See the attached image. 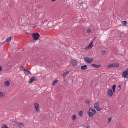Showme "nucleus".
Instances as JSON below:
<instances>
[{"label": "nucleus", "mask_w": 128, "mask_h": 128, "mask_svg": "<svg viewBox=\"0 0 128 128\" xmlns=\"http://www.w3.org/2000/svg\"><path fill=\"white\" fill-rule=\"evenodd\" d=\"M33 39L34 40H38L40 36V35L39 33H35L32 34Z\"/></svg>", "instance_id": "1"}, {"label": "nucleus", "mask_w": 128, "mask_h": 128, "mask_svg": "<svg viewBox=\"0 0 128 128\" xmlns=\"http://www.w3.org/2000/svg\"><path fill=\"white\" fill-rule=\"evenodd\" d=\"M84 60L85 62L89 64H91L94 60L93 58H89L88 57H85Z\"/></svg>", "instance_id": "2"}, {"label": "nucleus", "mask_w": 128, "mask_h": 128, "mask_svg": "<svg viewBox=\"0 0 128 128\" xmlns=\"http://www.w3.org/2000/svg\"><path fill=\"white\" fill-rule=\"evenodd\" d=\"M128 74V68L126 70L124 71L123 72L122 74V76L127 78Z\"/></svg>", "instance_id": "3"}, {"label": "nucleus", "mask_w": 128, "mask_h": 128, "mask_svg": "<svg viewBox=\"0 0 128 128\" xmlns=\"http://www.w3.org/2000/svg\"><path fill=\"white\" fill-rule=\"evenodd\" d=\"M87 114L91 118L95 114V113H94L88 110V112Z\"/></svg>", "instance_id": "4"}, {"label": "nucleus", "mask_w": 128, "mask_h": 128, "mask_svg": "<svg viewBox=\"0 0 128 128\" xmlns=\"http://www.w3.org/2000/svg\"><path fill=\"white\" fill-rule=\"evenodd\" d=\"M39 104L36 103H35L34 105L36 110L37 112H38L39 111Z\"/></svg>", "instance_id": "5"}, {"label": "nucleus", "mask_w": 128, "mask_h": 128, "mask_svg": "<svg viewBox=\"0 0 128 128\" xmlns=\"http://www.w3.org/2000/svg\"><path fill=\"white\" fill-rule=\"evenodd\" d=\"M34 80L36 81L37 80L36 79L34 76H33L30 78L29 83H32Z\"/></svg>", "instance_id": "6"}, {"label": "nucleus", "mask_w": 128, "mask_h": 128, "mask_svg": "<svg viewBox=\"0 0 128 128\" xmlns=\"http://www.w3.org/2000/svg\"><path fill=\"white\" fill-rule=\"evenodd\" d=\"M71 62L72 64H73L74 67L76 66L77 64V62L75 60H72Z\"/></svg>", "instance_id": "7"}, {"label": "nucleus", "mask_w": 128, "mask_h": 128, "mask_svg": "<svg viewBox=\"0 0 128 128\" xmlns=\"http://www.w3.org/2000/svg\"><path fill=\"white\" fill-rule=\"evenodd\" d=\"M87 68V66L86 65H84L81 66V69L82 70H85Z\"/></svg>", "instance_id": "8"}, {"label": "nucleus", "mask_w": 128, "mask_h": 128, "mask_svg": "<svg viewBox=\"0 0 128 128\" xmlns=\"http://www.w3.org/2000/svg\"><path fill=\"white\" fill-rule=\"evenodd\" d=\"M88 110L91 111V112H92L94 113H96V111L95 109L94 108H90Z\"/></svg>", "instance_id": "9"}, {"label": "nucleus", "mask_w": 128, "mask_h": 128, "mask_svg": "<svg viewBox=\"0 0 128 128\" xmlns=\"http://www.w3.org/2000/svg\"><path fill=\"white\" fill-rule=\"evenodd\" d=\"M108 95L110 96H112L113 94L112 91V89H110L108 90Z\"/></svg>", "instance_id": "10"}, {"label": "nucleus", "mask_w": 128, "mask_h": 128, "mask_svg": "<svg viewBox=\"0 0 128 128\" xmlns=\"http://www.w3.org/2000/svg\"><path fill=\"white\" fill-rule=\"evenodd\" d=\"M91 65L97 68H99L100 66V65H96V64H92Z\"/></svg>", "instance_id": "11"}, {"label": "nucleus", "mask_w": 128, "mask_h": 128, "mask_svg": "<svg viewBox=\"0 0 128 128\" xmlns=\"http://www.w3.org/2000/svg\"><path fill=\"white\" fill-rule=\"evenodd\" d=\"M93 46V45H92L91 44H90L88 45V46L86 48V50L88 49H89V48H92V47Z\"/></svg>", "instance_id": "12"}, {"label": "nucleus", "mask_w": 128, "mask_h": 128, "mask_svg": "<svg viewBox=\"0 0 128 128\" xmlns=\"http://www.w3.org/2000/svg\"><path fill=\"white\" fill-rule=\"evenodd\" d=\"M20 70L24 71H24L26 70V69L25 68L22 66H20Z\"/></svg>", "instance_id": "13"}, {"label": "nucleus", "mask_w": 128, "mask_h": 128, "mask_svg": "<svg viewBox=\"0 0 128 128\" xmlns=\"http://www.w3.org/2000/svg\"><path fill=\"white\" fill-rule=\"evenodd\" d=\"M24 72L26 74L28 75L29 74H31V73L30 71L27 70H26L25 71H24Z\"/></svg>", "instance_id": "14"}, {"label": "nucleus", "mask_w": 128, "mask_h": 128, "mask_svg": "<svg viewBox=\"0 0 128 128\" xmlns=\"http://www.w3.org/2000/svg\"><path fill=\"white\" fill-rule=\"evenodd\" d=\"M10 82L8 81H7L5 82V85L7 86H9V85H10Z\"/></svg>", "instance_id": "15"}, {"label": "nucleus", "mask_w": 128, "mask_h": 128, "mask_svg": "<svg viewBox=\"0 0 128 128\" xmlns=\"http://www.w3.org/2000/svg\"><path fill=\"white\" fill-rule=\"evenodd\" d=\"M114 68L118 67L119 66V64L118 63L113 64Z\"/></svg>", "instance_id": "16"}, {"label": "nucleus", "mask_w": 128, "mask_h": 128, "mask_svg": "<svg viewBox=\"0 0 128 128\" xmlns=\"http://www.w3.org/2000/svg\"><path fill=\"white\" fill-rule=\"evenodd\" d=\"M5 95L3 94V92H0V98L5 97Z\"/></svg>", "instance_id": "17"}, {"label": "nucleus", "mask_w": 128, "mask_h": 128, "mask_svg": "<svg viewBox=\"0 0 128 128\" xmlns=\"http://www.w3.org/2000/svg\"><path fill=\"white\" fill-rule=\"evenodd\" d=\"M122 23L123 26H126V24H128V23L126 21H122Z\"/></svg>", "instance_id": "18"}, {"label": "nucleus", "mask_w": 128, "mask_h": 128, "mask_svg": "<svg viewBox=\"0 0 128 128\" xmlns=\"http://www.w3.org/2000/svg\"><path fill=\"white\" fill-rule=\"evenodd\" d=\"M58 82V80H55L54 81L53 83L52 84L53 86H54Z\"/></svg>", "instance_id": "19"}, {"label": "nucleus", "mask_w": 128, "mask_h": 128, "mask_svg": "<svg viewBox=\"0 0 128 128\" xmlns=\"http://www.w3.org/2000/svg\"><path fill=\"white\" fill-rule=\"evenodd\" d=\"M12 37L10 36L6 40V42H8L10 41L11 39L12 38Z\"/></svg>", "instance_id": "20"}, {"label": "nucleus", "mask_w": 128, "mask_h": 128, "mask_svg": "<svg viewBox=\"0 0 128 128\" xmlns=\"http://www.w3.org/2000/svg\"><path fill=\"white\" fill-rule=\"evenodd\" d=\"M18 126L21 127V126H24V124L23 123H18Z\"/></svg>", "instance_id": "21"}, {"label": "nucleus", "mask_w": 128, "mask_h": 128, "mask_svg": "<svg viewBox=\"0 0 128 128\" xmlns=\"http://www.w3.org/2000/svg\"><path fill=\"white\" fill-rule=\"evenodd\" d=\"M72 120H74L76 119V115H73L72 116Z\"/></svg>", "instance_id": "22"}, {"label": "nucleus", "mask_w": 128, "mask_h": 128, "mask_svg": "<svg viewBox=\"0 0 128 128\" xmlns=\"http://www.w3.org/2000/svg\"><path fill=\"white\" fill-rule=\"evenodd\" d=\"M101 53L102 54L104 55V54H106V51L105 50H104L102 51L101 52Z\"/></svg>", "instance_id": "23"}, {"label": "nucleus", "mask_w": 128, "mask_h": 128, "mask_svg": "<svg viewBox=\"0 0 128 128\" xmlns=\"http://www.w3.org/2000/svg\"><path fill=\"white\" fill-rule=\"evenodd\" d=\"M108 67L109 68L113 67L114 68L113 64H110L108 66Z\"/></svg>", "instance_id": "24"}, {"label": "nucleus", "mask_w": 128, "mask_h": 128, "mask_svg": "<svg viewBox=\"0 0 128 128\" xmlns=\"http://www.w3.org/2000/svg\"><path fill=\"white\" fill-rule=\"evenodd\" d=\"M79 115L80 116H82V110H81L79 112Z\"/></svg>", "instance_id": "25"}, {"label": "nucleus", "mask_w": 128, "mask_h": 128, "mask_svg": "<svg viewBox=\"0 0 128 128\" xmlns=\"http://www.w3.org/2000/svg\"><path fill=\"white\" fill-rule=\"evenodd\" d=\"M98 104L97 103H95L94 104V107L96 108L98 106Z\"/></svg>", "instance_id": "26"}, {"label": "nucleus", "mask_w": 128, "mask_h": 128, "mask_svg": "<svg viewBox=\"0 0 128 128\" xmlns=\"http://www.w3.org/2000/svg\"><path fill=\"white\" fill-rule=\"evenodd\" d=\"M4 126H2V128H6L7 127V126L6 124H4Z\"/></svg>", "instance_id": "27"}, {"label": "nucleus", "mask_w": 128, "mask_h": 128, "mask_svg": "<svg viewBox=\"0 0 128 128\" xmlns=\"http://www.w3.org/2000/svg\"><path fill=\"white\" fill-rule=\"evenodd\" d=\"M67 75V74H66V72H65L62 75V76H63L65 77Z\"/></svg>", "instance_id": "28"}, {"label": "nucleus", "mask_w": 128, "mask_h": 128, "mask_svg": "<svg viewBox=\"0 0 128 128\" xmlns=\"http://www.w3.org/2000/svg\"><path fill=\"white\" fill-rule=\"evenodd\" d=\"M90 102V101L89 100H87L86 101V104H89Z\"/></svg>", "instance_id": "29"}, {"label": "nucleus", "mask_w": 128, "mask_h": 128, "mask_svg": "<svg viewBox=\"0 0 128 128\" xmlns=\"http://www.w3.org/2000/svg\"><path fill=\"white\" fill-rule=\"evenodd\" d=\"M91 32V30L90 29H88L87 31V32L88 33H90Z\"/></svg>", "instance_id": "30"}, {"label": "nucleus", "mask_w": 128, "mask_h": 128, "mask_svg": "<svg viewBox=\"0 0 128 128\" xmlns=\"http://www.w3.org/2000/svg\"><path fill=\"white\" fill-rule=\"evenodd\" d=\"M95 108L98 111H99L100 110V108H99L98 106L97 107V108Z\"/></svg>", "instance_id": "31"}, {"label": "nucleus", "mask_w": 128, "mask_h": 128, "mask_svg": "<svg viewBox=\"0 0 128 128\" xmlns=\"http://www.w3.org/2000/svg\"><path fill=\"white\" fill-rule=\"evenodd\" d=\"M111 118H109L108 119V123H109L111 121Z\"/></svg>", "instance_id": "32"}, {"label": "nucleus", "mask_w": 128, "mask_h": 128, "mask_svg": "<svg viewBox=\"0 0 128 128\" xmlns=\"http://www.w3.org/2000/svg\"><path fill=\"white\" fill-rule=\"evenodd\" d=\"M116 86L114 84L112 87V89H115Z\"/></svg>", "instance_id": "33"}, {"label": "nucleus", "mask_w": 128, "mask_h": 128, "mask_svg": "<svg viewBox=\"0 0 128 128\" xmlns=\"http://www.w3.org/2000/svg\"><path fill=\"white\" fill-rule=\"evenodd\" d=\"M118 89V90H120L121 88V86L120 85L118 87H117Z\"/></svg>", "instance_id": "34"}, {"label": "nucleus", "mask_w": 128, "mask_h": 128, "mask_svg": "<svg viewBox=\"0 0 128 128\" xmlns=\"http://www.w3.org/2000/svg\"><path fill=\"white\" fill-rule=\"evenodd\" d=\"M96 38V37H94L92 39V40L93 41H94V40H95V39Z\"/></svg>", "instance_id": "35"}, {"label": "nucleus", "mask_w": 128, "mask_h": 128, "mask_svg": "<svg viewBox=\"0 0 128 128\" xmlns=\"http://www.w3.org/2000/svg\"><path fill=\"white\" fill-rule=\"evenodd\" d=\"M2 70V68L1 66L0 65V72Z\"/></svg>", "instance_id": "36"}, {"label": "nucleus", "mask_w": 128, "mask_h": 128, "mask_svg": "<svg viewBox=\"0 0 128 128\" xmlns=\"http://www.w3.org/2000/svg\"><path fill=\"white\" fill-rule=\"evenodd\" d=\"M65 72H66V73L67 74V75H68L69 73V72L68 71Z\"/></svg>", "instance_id": "37"}, {"label": "nucleus", "mask_w": 128, "mask_h": 128, "mask_svg": "<svg viewBox=\"0 0 128 128\" xmlns=\"http://www.w3.org/2000/svg\"><path fill=\"white\" fill-rule=\"evenodd\" d=\"M36 27V25H34L33 26V28H35V27Z\"/></svg>", "instance_id": "38"}, {"label": "nucleus", "mask_w": 128, "mask_h": 128, "mask_svg": "<svg viewBox=\"0 0 128 128\" xmlns=\"http://www.w3.org/2000/svg\"><path fill=\"white\" fill-rule=\"evenodd\" d=\"M93 41H92L90 43V44H91L92 45L93 44Z\"/></svg>", "instance_id": "39"}, {"label": "nucleus", "mask_w": 128, "mask_h": 128, "mask_svg": "<svg viewBox=\"0 0 128 128\" xmlns=\"http://www.w3.org/2000/svg\"><path fill=\"white\" fill-rule=\"evenodd\" d=\"M45 22V21H42L41 22L44 24Z\"/></svg>", "instance_id": "40"}, {"label": "nucleus", "mask_w": 128, "mask_h": 128, "mask_svg": "<svg viewBox=\"0 0 128 128\" xmlns=\"http://www.w3.org/2000/svg\"><path fill=\"white\" fill-rule=\"evenodd\" d=\"M87 128H90V126H88L87 127Z\"/></svg>", "instance_id": "41"}, {"label": "nucleus", "mask_w": 128, "mask_h": 128, "mask_svg": "<svg viewBox=\"0 0 128 128\" xmlns=\"http://www.w3.org/2000/svg\"><path fill=\"white\" fill-rule=\"evenodd\" d=\"M115 89H112L113 92H114Z\"/></svg>", "instance_id": "42"}, {"label": "nucleus", "mask_w": 128, "mask_h": 128, "mask_svg": "<svg viewBox=\"0 0 128 128\" xmlns=\"http://www.w3.org/2000/svg\"><path fill=\"white\" fill-rule=\"evenodd\" d=\"M16 122L15 121H12V122Z\"/></svg>", "instance_id": "43"}, {"label": "nucleus", "mask_w": 128, "mask_h": 128, "mask_svg": "<svg viewBox=\"0 0 128 128\" xmlns=\"http://www.w3.org/2000/svg\"><path fill=\"white\" fill-rule=\"evenodd\" d=\"M51 0L52 2H54V1H55L56 0Z\"/></svg>", "instance_id": "44"}, {"label": "nucleus", "mask_w": 128, "mask_h": 128, "mask_svg": "<svg viewBox=\"0 0 128 128\" xmlns=\"http://www.w3.org/2000/svg\"><path fill=\"white\" fill-rule=\"evenodd\" d=\"M24 48H23L22 49V50H24Z\"/></svg>", "instance_id": "45"}, {"label": "nucleus", "mask_w": 128, "mask_h": 128, "mask_svg": "<svg viewBox=\"0 0 128 128\" xmlns=\"http://www.w3.org/2000/svg\"><path fill=\"white\" fill-rule=\"evenodd\" d=\"M27 34H29V33L28 32H25Z\"/></svg>", "instance_id": "46"}, {"label": "nucleus", "mask_w": 128, "mask_h": 128, "mask_svg": "<svg viewBox=\"0 0 128 128\" xmlns=\"http://www.w3.org/2000/svg\"><path fill=\"white\" fill-rule=\"evenodd\" d=\"M45 20L46 21H47V19H46Z\"/></svg>", "instance_id": "47"}, {"label": "nucleus", "mask_w": 128, "mask_h": 128, "mask_svg": "<svg viewBox=\"0 0 128 128\" xmlns=\"http://www.w3.org/2000/svg\"><path fill=\"white\" fill-rule=\"evenodd\" d=\"M19 128H22V127H20Z\"/></svg>", "instance_id": "48"}, {"label": "nucleus", "mask_w": 128, "mask_h": 128, "mask_svg": "<svg viewBox=\"0 0 128 128\" xmlns=\"http://www.w3.org/2000/svg\"><path fill=\"white\" fill-rule=\"evenodd\" d=\"M6 128H8V127H7Z\"/></svg>", "instance_id": "49"}]
</instances>
